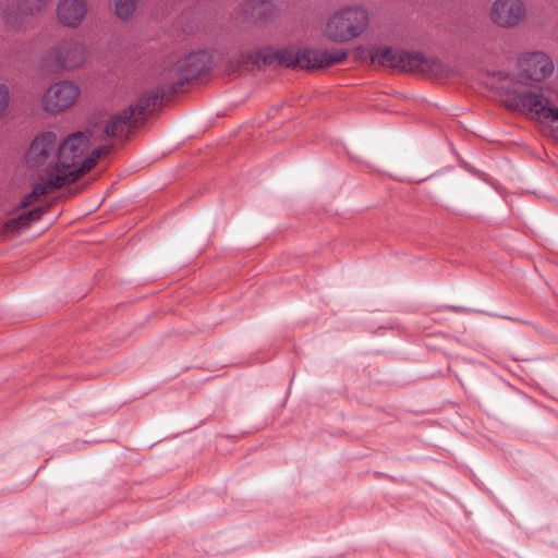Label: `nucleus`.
Listing matches in <instances>:
<instances>
[{
    "label": "nucleus",
    "instance_id": "obj_9",
    "mask_svg": "<svg viewBox=\"0 0 558 558\" xmlns=\"http://www.w3.org/2000/svg\"><path fill=\"white\" fill-rule=\"evenodd\" d=\"M48 4V0H15V3H2L0 17L8 29L23 31L25 19L41 12Z\"/></svg>",
    "mask_w": 558,
    "mask_h": 558
},
{
    "label": "nucleus",
    "instance_id": "obj_8",
    "mask_svg": "<svg viewBox=\"0 0 558 558\" xmlns=\"http://www.w3.org/2000/svg\"><path fill=\"white\" fill-rule=\"evenodd\" d=\"M210 63L208 52L204 50L192 51L179 58L168 70V77L175 90L186 81L206 71Z\"/></svg>",
    "mask_w": 558,
    "mask_h": 558
},
{
    "label": "nucleus",
    "instance_id": "obj_13",
    "mask_svg": "<svg viewBox=\"0 0 558 558\" xmlns=\"http://www.w3.org/2000/svg\"><path fill=\"white\" fill-rule=\"evenodd\" d=\"M409 73L442 82L447 78L449 69L438 58L414 51Z\"/></svg>",
    "mask_w": 558,
    "mask_h": 558
},
{
    "label": "nucleus",
    "instance_id": "obj_18",
    "mask_svg": "<svg viewBox=\"0 0 558 558\" xmlns=\"http://www.w3.org/2000/svg\"><path fill=\"white\" fill-rule=\"evenodd\" d=\"M250 7L254 12L268 13L272 11L274 3L271 2V0H251Z\"/></svg>",
    "mask_w": 558,
    "mask_h": 558
},
{
    "label": "nucleus",
    "instance_id": "obj_12",
    "mask_svg": "<svg viewBox=\"0 0 558 558\" xmlns=\"http://www.w3.org/2000/svg\"><path fill=\"white\" fill-rule=\"evenodd\" d=\"M88 15L87 0H58L56 19L64 27L78 28Z\"/></svg>",
    "mask_w": 558,
    "mask_h": 558
},
{
    "label": "nucleus",
    "instance_id": "obj_11",
    "mask_svg": "<svg viewBox=\"0 0 558 558\" xmlns=\"http://www.w3.org/2000/svg\"><path fill=\"white\" fill-rule=\"evenodd\" d=\"M489 20L501 28H513L525 17L522 0H494L489 8Z\"/></svg>",
    "mask_w": 558,
    "mask_h": 558
},
{
    "label": "nucleus",
    "instance_id": "obj_1",
    "mask_svg": "<svg viewBox=\"0 0 558 558\" xmlns=\"http://www.w3.org/2000/svg\"><path fill=\"white\" fill-rule=\"evenodd\" d=\"M159 97L158 90H147L128 108L105 113L84 131L59 137L62 186L80 179L107 156L113 147L111 138L124 136L137 122L153 113L159 105Z\"/></svg>",
    "mask_w": 558,
    "mask_h": 558
},
{
    "label": "nucleus",
    "instance_id": "obj_4",
    "mask_svg": "<svg viewBox=\"0 0 558 558\" xmlns=\"http://www.w3.org/2000/svg\"><path fill=\"white\" fill-rule=\"evenodd\" d=\"M302 50L294 47L281 48L278 50L266 48L258 52L255 51H241L228 60V68L231 72L241 70H250L253 65H258L260 62L264 64H280L288 68L301 69Z\"/></svg>",
    "mask_w": 558,
    "mask_h": 558
},
{
    "label": "nucleus",
    "instance_id": "obj_6",
    "mask_svg": "<svg viewBox=\"0 0 558 558\" xmlns=\"http://www.w3.org/2000/svg\"><path fill=\"white\" fill-rule=\"evenodd\" d=\"M357 53L361 59H368L373 65L409 73L414 51L380 45L371 49H359Z\"/></svg>",
    "mask_w": 558,
    "mask_h": 558
},
{
    "label": "nucleus",
    "instance_id": "obj_10",
    "mask_svg": "<svg viewBox=\"0 0 558 558\" xmlns=\"http://www.w3.org/2000/svg\"><path fill=\"white\" fill-rule=\"evenodd\" d=\"M53 60L65 70L82 66L89 58L86 43L77 37L65 38L52 48Z\"/></svg>",
    "mask_w": 558,
    "mask_h": 558
},
{
    "label": "nucleus",
    "instance_id": "obj_5",
    "mask_svg": "<svg viewBox=\"0 0 558 558\" xmlns=\"http://www.w3.org/2000/svg\"><path fill=\"white\" fill-rule=\"evenodd\" d=\"M80 95V86L73 81L52 83L43 94L41 109L49 114L62 113L75 105Z\"/></svg>",
    "mask_w": 558,
    "mask_h": 558
},
{
    "label": "nucleus",
    "instance_id": "obj_2",
    "mask_svg": "<svg viewBox=\"0 0 558 558\" xmlns=\"http://www.w3.org/2000/svg\"><path fill=\"white\" fill-rule=\"evenodd\" d=\"M59 136L47 130L37 133L26 149L24 161L28 169L38 173L39 181L29 194L21 201L22 207H28L39 197L62 187L59 167Z\"/></svg>",
    "mask_w": 558,
    "mask_h": 558
},
{
    "label": "nucleus",
    "instance_id": "obj_7",
    "mask_svg": "<svg viewBox=\"0 0 558 558\" xmlns=\"http://www.w3.org/2000/svg\"><path fill=\"white\" fill-rule=\"evenodd\" d=\"M519 75L531 82L541 83L555 71L553 58L541 50L523 51L517 58Z\"/></svg>",
    "mask_w": 558,
    "mask_h": 558
},
{
    "label": "nucleus",
    "instance_id": "obj_3",
    "mask_svg": "<svg viewBox=\"0 0 558 558\" xmlns=\"http://www.w3.org/2000/svg\"><path fill=\"white\" fill-rule=\"evenodd\" d=\"M369 11L362 4H345L331 11L325 20L323 35L335 44L361 37L369 26Z\"/></svg>",
    "mask_w": 558,
    "mask_h": 558
},
{
    "label": "nucleus",
    "instance_id": "obj_16",
    "mask_svg": "<svg viewBox=\"0 0 558 558\" xmlns=\"http://www.w3.org/2000/svg\"><path fill=\"white\" fill-rule=\"evenodd\" d=\"M141 0H113L114 13L123 21H126L133 16Z\"/></svg>",
    "mask_w": 558,
    "mask_h": 558
},
{
    "label": "nucleus",
    "instance_id": "obj_19",
    "mask_svg": "<svg viewBox=\"0 0 558 558\" xmlns=\"http://www.w3.org/2000/svg\"><path fill=\"white\" fill-rule=\"evenodd\" d=\"M496 75L498 76L499 81H507L509 78L507 74H504L501 72H498Z\"/></svg>",
    "mask_w": 558,
    "mask_h": 558
},
{
    "label": "nucleus",
    "instance_id": "obj_15",
    "mask_svg": "<svg viewBox=\"0 0 558 558\" xmlns=\"http://www.w3.org/2000/svg\"><path fill=\"white\" fill-rule=\"evenodd\" d=\"M43 211H44V209L38 207L35 209H31L28 211L22 213L16 217L10 218L5 221V223L3 226V231L5 233L20 232L21 230L28 227L31 225V222L39 219Z\"/></svg>",
    "mask_w": 558,
    "mask_h": 558
},
{
    "label": "nucleus",
    "instance_id": "obj_14",
    "mask_svg": "<svg viewBox=\"0 0 558 558\" xmlns=\"http://www.w3.org/2000/svg\"><path fill=\"white\" fill-rule=\"evenodd\" d=\"M347 59L343 49H302L301 69L317 70L341 63Z\"/></svg>",
    "mask_w": 558,
    "mask_h": 558
},
{
    "label": "nucleus",
    "instance_id": "obj_17",
    "mask_svg": "<svg viewBox=\"0 0 558 558\" xmlns=\"http://www.w3.org/2000/svg\"><path fill=\"white\" fill-rule=\"evenodd\" d=\"M12 104V93L8 84L0 83V120L5 117Z\"/></svg>",
    "mask_w": 558,
    "mask_h": 558
}]
</instances>
